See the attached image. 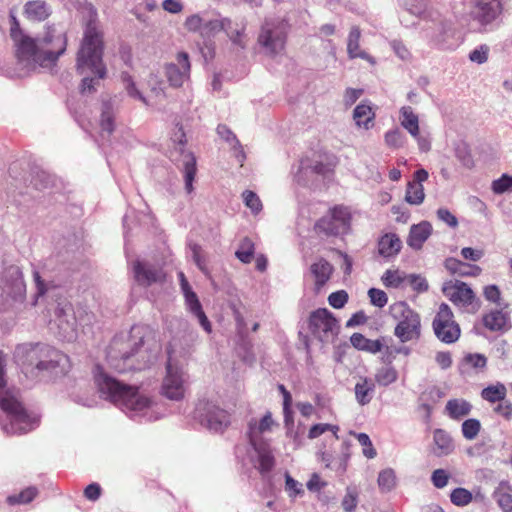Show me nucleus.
Listing matches in <instances>:
<instances>
[{
  "label": "nucleus",
  "mask_w": 512,
  "mask_h": 512,
  "mask_svg": "<svg viewBox=\"0 0 512 512\" xmlns=\"http://www.w3.org/2000/svg\"><path fill=\"white\" fill-rule=\"evenodd\" d=\"M196 413L201 424L216 433H223L231 424L230 414L211 402H200Z\"/></svg>",
  "instance_id": "nucleus-12"
},
{
  "label": "nucleus",
  "mask_w": 512,
  "mask_h": 512,
  "mask_svg": "<svg viewBox=\"0 0 512 512\" xmlns=\"http://www.w3.org/2000/svg\"><path fill=\"white\" fill-rule=\"evenodd\" d=\"M381 280L385 287L398 288L405 280V277L399 270L388 269L382 275Z\"/></svg>",
  "instance_id": "nucleus-46"
},
{
  "label": "nucleus",
  "mask_w": 512,
  "mask_h": 512,
  "mask_svg": "<svg viewBox=\"0 0 512 512\" xmlns=\"http://www.w3.org/2000/svg\"><path fill=\"white\" fill-rule=\"evenodd\" d=\"M402 248V241L395 233H386L378 240V253L385 258L396 256Z\"/></svg>",
  "instance_id": "nucleus-25"
},
{
  "label": "nucleus",
  "mask_w": 512,
  "mask_h": 512,
  "mask_svg": "<svg viewBox=\"0 0 512 512\" xmlns=\"http://www.w3.org/2000/svg\"><path fill=\"white\" fill-rule=\"evenodd\" d=\"M205 19L198 14H193L186 18L184 27L187 31L193 33H199L201 36Z\"/></svg>",
  "instance_id": "nucleus-51"
},
{
  "label": "nucleus",
  "mask_w": 512,
  "mask_h": 512,
  "mask_svg": "<svg viewBox=\"0 0 512 512\" xmlns=\"http://www.w3.org/2000/svg\"><path fill=\"white\" fill-rule=\"evenodd\" d=\"M492 190L496 194L512 190V176L504 174L499 179L493 181Z\"/></svg>",
  "instance_id": "nucleus-54"
},
{
  "label": "nucleus",
  "mask_w": 512,
  "mask_h": 512,
  "mask_svg": "<svg viewBox=\"0 0 512 512\" xmlns=\"http://www.w3.org/2000/svg\"><path fill=\"white\" fill-rule=\"evenodd\" d=\"M432 327L436 337L443 343L452 344L460 338V325L455 320L452 309L446 303L440 304Z\"/></svg>",
  "instance_id": "nucleus-8"
},
{
  "label": "nucleus",
  "mask_w": 512,
  "mask_h": 512,
  "mask_svg": "<svg viewBox=\"0 0 512 512\" xmlns=\"http://www.w3.org/2000/svg\"><path fill=\"white\" fill-rule=\"evenodd\" d=\"M354 435L358 442L363 446V454L368 459H373L376 457L377 452L376 449L373 447V444L369 438V436L366 433H352Z\"/></svg>",
  "instance_id": "nucleus-49"
},
{
  "label": "nucleus",
  "mask_w": 512,
  "mask_h": 512,
  "mask_svg": "<svg viewBox=\"0 0 512 512\" xmlns=\"http://www.w3.org/2000/svg\"><path fill=\"white\" fill-rule=\"evenodd\" d=\"M255 254V244L249 237H244L235 252L236 258L244 264H249Z\"/></svg>",
  "instance_id": "nucleus-36"
},
{
  "label": "nucleus",
  "mask_w": 512,
  "mask_h": 512,
  "mask_svg": "<svg viewBox=\"0 0 512 512\" xmlns=\"http://www.w3.org/2000/svg\"><path fill=\"white\" fill-rule=\"evenodd\" d=\"M433 442L436 447L437 456H446L453 452L454 444L450 434L444 429H435L433 432Z\"/></svg>",
  "instance_id": "nucleus-27"
},
{
  "label": "nucleus",
  "mask_w": 512,
  "mask_h": 512,
  "mask_svg": "<svg viewBox=\"0 0 512 512\" xmlns=\"http://www.w3.org/2000/svg\"><path fill=\"white\" fill-rule=\"evenodd\" d=\"M286 41V24L278 20H266L261 27L258 43L270 54L283 50Z\"/></svg>",
  "instance_id": "nucleus-13"
},
{
  "label": "nucleus",
  "mask_w": 512,
  "mask_h": 512,
  "mask_svg": "<svg viewBox=\"0 0 512 512\" xmlns=\"http://www.w3.org/2000/svg\"><path fill=\"white\" fill-rule=\"evenodd\" d=\"M285 489L289 497L292 498H295L304 492L302 484L293 479L289 474H286L285 476Z\"/></svg>",
  "instance_id": "nucleus-58"
},
{
  "label": "nucleus",
  "mask_w": 512,
  "mask_h": 512,
  "mask_svg": "<svg viewBox=\"0 0 512 512\" xmlns=\"http://www.w3.org/2000/svg\"><path fill=\"white\" fill-rule=\"evenodd\" d=\"M401 125L413 136H419V119L410 106H404L400 110Z\"/></svg>",
  "instance_id": "nucleus-33"
},
{
  "label": "nucleus",
  "mask_w": 512,
  "mask_h": 512,
  "mask_svg": "<svg viewBox=\"0 0 512 512\" xmlns=\"http://www.w3.org/2000/svg\"><path fill=\"white\" fill-rule=\"evenodd\" d=\"M223 31L226 32L227 36L230 40L240 46L241 48L245 47V27L239 24H233V22L229 19V26H226Z\"/></svg>",
  "instance_id": "nucleus-38"
},
{
  "label": "nucleus",
  "mask_w": 512,
  "mask_h": 512,
  "mask_svg": "<svg viewBox=\"0 0 512 512\" xmlns=\"http://www.w3.org/2000/svg\"><path fill=\"white\" fill-rule=\"evenodd\" d=\"M368 296L371 304L378 308H383L388 302L387 294L381 289L370 288L368 290Z\"/></svg>",
  "instance_id": "nucleus-53"
},
{
  "label": "nucleus",
  "mask_w": 512,
  "mask_h": 512,
  "mask_svg": "<svg viewBox=\"0 0 512 512\" xmlns=\"http://www.w3.org/2000/svg\"><path fill=\"white\" fill-rule=\"evenodd\" d=\"M497 503L503 512H512V495L509 493H500Z\"/></svg>",
  "instance_id": "nucleus-64"
},
{
  "label": "nucleus",
  "mask_w": 512,
  "mask_h": 512,
  "mask_svg": "<svg viewBox=\"0 0 512 512\" xmlns=\"http://www.w3.org/2000/svg\"><path fill=\"white\" fill-rule=\"evenodd\" d=\"M38 495L36 487H27L22 490L19 494L9 495L6 499L7 503L11 506L28 504L35 499Z\"/></svg>",
  "instance_id": "nucleus-39"
},
{
  "label": "nucleus",
  "mask_w": 512,
  "mask_h": 512,
  "mask_svg": "<svg viewBox=\"0 0 512 512\" xmlns=\"http://www.w3.org/2000/svg\"><path fill=\"white\" fill-rule=\"evenodd\" d=\"M50 5L44 0H31L25 3L23 15L28 21L43 22L51 15Z\"/></svg>",
  "instance_id": "nucleus-20"
},
{
  "label": "nucleus",
  "mask_w": 512,
  "mask_h": 512,
  "mask_svg": "<svg viewBox=\"0 0 512 512\" xmlns=\"http://www.w3.org/2000/svg\"><path fill=\"white\" fill-rule=\"evenodd\" d=\"M121 79L125 85V89L128 95L132 98L139 99L143 103H146L145 97L140 93V91L136 88V85L131 77V75L127 72H123L121 74Z\"/></svg>",
  "instance_id": "nucleus-48"
},
{
  "label": "nucleus",
  "mask_w": 512,
  "mask_h": 512,
  "mask_svg": "<svg viewBox=\"0 0 512 512\" xmlns=\"http://www.w3.org/2000/svg\"><path fill=\"white\" fill-rule=\"evenodd\" d=\"M472 405L464 399H451L446 403L445 411L454 420H459L470 414Z\"/></svg>",
  "instance_id": "nucleus-31"
},
{
  "label": "nucleus",
  "mask_w": 512,
  "mask_h": 512,
  "mask_svg": "<svg viewBox=\"0 0 512 512\" xmlns=\"http://www.w3.org/2000/svg\"><path fill=\"white\" fill-rule=\"evenodd\" d=\"M309 330L322 342H328L337 335L338 320L326 308H319L309 316Z\"/></svg>",
  "instance_id": "nucleus-11"
},
{
  "label": "nucleus",
  "mask_w": 512,
  "mask_h": 512,
  "mask_svg": "<svg viewBox=\"0 0 512 512\" xmlns=\"http://www.w3.org/2000/svg\"><path fill=\"white\" fill-rule=\"evenodd\" d=\"M166 372L162 383L163 395L171 400H181L185 393L181 370L168 361Z\"/></svg>",
  "instance_id": "nucleus-16"
},
{
  "label": "nucleus",
  "mask_w": 512,
  "mask_h": 512,
  "mask_svg": "<svg viewBox=\"0 0 512 512\" xmlns=\"http://www.w3.org/2000/svg\"><path fill=\"white\" fill-rule=\"evenodd\" d=\"M471 16L482 25L493 22L502 13L500 0H471Z\"/></svg>",
  "instance_id": "nucleus-17"
},
{
  "label": "nucleus",
  "mask_w": 512,
  "mask_h": 512,
  "mask_svg": "<svg viewBox=\"0 0 512 512\" xmlns=\"http://www.w3.org/2000/svg\"><path fill=\"white\" fill-rule=\"evenodd\" d=\"M481 429V423L479 420L470 418L462 423V434L467 440H473L477 437Z\"/></svg>",
  "instance_id": "nucleus-47"
},
{
  "label": "nucleus",
  "mask_w": 512,
  "mask_h": 512,
  "mask_svg": "<svg viewBox=\"0 0 512 512\" xmlns=\"http://www.w3.org/2000/svg\"><path fill=\"white\" fill-rule=\"evenodd\" d=\"M274 425H276V423L272 418V413L269 411L266 412L259 422L251 420L249 422L248 431L249 443L264 442L261 435L271 431Z\"/></svg>",
  "instance_id": "nucleus-21"
},
{
  "label": "nucleus",
  "mask_w": 512,
  "mask_h": 512,
  "mask_svg": "<svg viewBox=\"0 0 512 512\" xmlns=\"http://www.w3.org/2000/svg\"><path fill=\"white\" fill-rule=\"evenodd\" d=\"M339 430H340V428L338 425H333V424H329V423H318V424H314L310 427L307 437L309 439H316V438L320 437L322 434H324L325 432H331L333 434V436L335 437V439L338 440L339 439V436H338Z\"/></svg>",
  "instance_id": "nucleus-42"
},
{
  "label": "nucleus",
  "mask_w": 512,
  "mask_h": 512,
  "mask_svg": "<svg viewBox=\"0 0 512 512\" xmlns=\"http://www.w3.org/2000/svg\"><path fill=\"white\" fill-rule=\"evenodd\" d=\"M37 41L42 48L47 65L56 63L67 48L66 33L58 32L54 24L46 25L42 36Z\"/></svg>",
  "instance_id": "nucleus-10"
},
{
  "label": "nucleus",
  "mask_w": 512,
  "mask_h": 512,
  "mask_svg": "<svg viewBox=\"0 0 512 512\" xmlns=\"http://www.w3.org/2000/svg\"><path fill=\"white\" fill-rule=\"evenodd\" d=\"M338 163L337 157L334 155H325V161H315L312 170L320 175H325L334 171Z\"/></svg>",
  "instance_id": "nucleus-45"
},
{
  "label": "nucleus",
  "mask_w": 512,
  "mask_h": 512,
  "mask_svg": "<svg viewBox=\"0 0 512 512\" xmlns=\"http://www.w3.org/2000/svg\"><path fill=\"white\" fill-rule=\"evenodd\" d=\"M507 395V388L503 383L497 382L496 384L489 385L481 391V397L490 402L496 403L504 401Z\"/></svg>",
  "instance_id": "nucleus-34"
},
{
  "label": "nucleus",
  "mask_w": 512,
  "mask_h": 512,
  "mask_svg": "<svg viewBox=\"0 0 512 512\" xmlns=\"http://www.w3.org/2000/svg\"><path fill=\"white\" fill-rule=\"evenodd\" d=\"M4 365L5 355L0 351V390L6 386ZM0 408L7 414L10 420L9 426H5V430L9 434L27 433L37 424V419L31 416L23 404L8 392L5 394L0 393Z\"/></svg>",
  "instance_id": "nucleus-4"
},
{
  "label": "nucleus",
  "mask_w": 512,
  "mask_h": 512,
  "mask_svg": "<svg viewBox=\"0 0 512 512\" xmlns=\"http://www.w3.org/2000/svg\"><path fill=\"white\" fill-rule=\"evenodd\" d=\"M385 143L392 148H399L404 143L403 134L399 129H393L385 134Z\"/></svg>",
  "instance_id": "nucleus-57"
},
{
  "label": "nucleus",
  "mask_w": 512,
  "mask_h": 512,
  "mask_svg": "<svg viewBox=\"0 0 512 512\" xmlns=\"http://www.w3.org/2000/svg\"><path fill=\"white\" fill-rule=\"evenodd\" d=\"M494 411L507 421L512 419V403L510 401L499 402Z\"/></svg>",
  "instance_id": "nucleus-63"
},
{
  "label": "nucleus",
  "mask_w": 512,
  "mask_h": 512,
  "mask_svg": "<svg viewBox=\"0 0 512 512\" xmlns=\"http://www.w3.org/2000/svg\"><path fill=\"white\" fill-rule=\"evenodd\" d=\"M94 380L98 391L105 399L124 409L140 412L151 404L150 398L140 394L138 387L109 376L100 365L95 367Z\"/></svg>",
  "instance_id": "nucleus-2"
},
{
  "label": "nucleus",
  "mask_w": 512,
  "mask_h": 512,
  "mask_svg": "<svg viewBox=\"0 0 512 512\" xmlns=\"http://www.w3.org/2000/svg\"><path fill=\"white\" fill-rule=\"evenodd\" d=\"M432 226L429 222L423 221L419 224L412 225L410 228L407 244L416 250L422 248L424 242L431 235Z\"/></svg>",
  "instance_id": "nucleus-24"
},
{
  "label": "nucleus",
  "mask_w": 512,
  "mask_h": 512,
  "mask_svg": "<svg viewBox=\"0 0 512 512\" xmlns=\"http://www.w3.org/2000/svg\"><path fill=\"white\" fill-rule=\"evenodd\" d=\"M351 214L343 205L334 206L329 210V215L320 218L315 224L317 233L326 236H337L346 233L350 229Z\"/></svg>",
  "instance_id": "nucleus-9"
},
{
  "label": "nucleus",
  "mask_w": 512,
  "mask_h": 512,
  "mask_svg": "<svg viewBox=\"0 0 512 512\" xmlns=\"http://www.w3.org/2000/svg\"><path fill=\"white\" fill-rule=\"evenodd\" d=\"M250 444L258 455V471L261 474L269 473L275 466V458L270 445L267 442H256Z\"/></svg>",
  "instance_id": "nucleus-22"
},
{
  "label": "nucleus",
  "mask_w": 512,
  "mask_h": 512,
  "mask_svg": "<svg viewBox=\"0 0 512 512\" xmlns=\"http://www.w3.org/2000/svg\"><path fill=\"white\" fill-rule=\"evenodd\" d=\"M508 316L501 310H492L483 316V325L490 331L506 329Z\"/></svg>",
  "instance_id": "nucleus-32"
},
{
  "label": "nucleus",
  "mask_w": 512,
  "mask_h": 512,
  "mask_svg": "<svg viewBox=\"0 0 512 512\" xmlns=\"http://www.w3.org/2000/svg\"><path fill=\"white\" fill-rule=\"evenodd\" d=\"M309 270L314 279V291L315 293H319L330 280L334 272V268L326 259L320 258L311 264Z\"/></svg>",
  "instance_id": "nucleus-19"
},
{
  "label": "nucleus",
  "mask_w": 512,
  "mask_h": 512,
  "mask_svg": "<svg viewBox=\"0 0 512 512\" xmlns=\"http://www.w3.org/2000/svg\"><path fill=\"white\" fill-rule=\"evenodd\" d=\"M16 357L25 376L36 379L40 372L54 369L59 365L61 353L47 345H23L17 348Z\"/></svg>",
  "instance_id": "nucleus-5"
},
{
  "label": "nucleus",
  "mask_w": 512,
  "mask_h": 512,
  "mask_svg": "<svg viewBox=\"0 0 512 512\" xmlns=\"http://www.w3.org/2000/svg\"><path fill=\"white\" fill-rule=\"evenodd\" d=\"M133 270L135 279L141 286H150L154 283L163 282L165 279L162 269L147 266L140 261L134 263Z\"/></svg>",
  "instance_id": "nucleus-18"
},
{
  "label": "nucleus",
  "mask_w": 512,
  "mask_h": 512,
  "mask_svg": "<svg viewBox=\"0 0 512 512\" xmlns=\"http://www.w3.org/2000/svg\"><path fill=\"white\" fill-rule=\"evenodd\" d=\"M185 297L186 305L188 306L189 311L194 314L198 320L200 325L203 327V329L210 333L212 331V326L210 321L208 320L206 314L204 313L202 309V305L196 295V293L191 289L189 291H186L183 293Z\"/></svg>",
  "instance_id": "nucleus-23"
},
{
  "label": "nucleus",
  "mask_w": 512,
  "mask_h": 512,
  "mask_svg": "<svg viewBox=\"0 0 512 512\" xmlns=\"http://www.w3.org/2000/svg\"><path fill=\"white\" fill-rule=\"evenodd\" d=\"M437 216L441 221L445 222L451 228L458 226L457 218L446 208L438 209Z\"/></svg>",
  "instance_id": "nucleus-62"
},
{
  "label": "nucleus",
  "mask_w": 512,
  "mask_h": 512,
  "mask_svg": "<svg viewBox=\"0 0 512 512\" xmlns=\"http://www.w3.org/2000/svg\"><path fill=\"white\" fill-rule=\"evenodd\" d=\"M444 295L457 307L475 312L476 295L471 287L460 280L446 282L442 289Z\"/></svg>",
  "instance_id": "nucleus-14"
},
{
  "label": "nucleus",
  "mask_w": 512,
  "mask_h": 512,
  "mask_svg": "<svg viewBox=\"0 0 512 512\" xmlns=\"http://www.w3.org/2000/svg\"><path fill=\"white\" fill-rule=\"evenodd\" d=\"M176 62L167 63L164 66V73L172 87L179 88L189 80L191 72V63L188 53L178 52Z\"/></svg>",
  "instance_id": "nucleus-15"
},
{
  "label": "nucleus",
  "mask_w": 512,
  "mask_h": 512,
  "mask_svg": "<svg viewBox=\"0 0 512 512\" xmlns=\"http://www.w3.org/2000/svg\"><path fill=\"white\" fill-rule=\"evenodd\" d=\"M10 37L14 43L15 55L20 61H33L40 66H47L42 48L37 39L26 35L20 27L17 18L11 16Z\"/></svg>",
  "instance_id": "nucleus-7"
},
{
  "label": "nucleus",
  "mask_w": 512,
  "mask_h": 512,
  "mask_svg": "<svg viewBox=\"0 0 512 512\" xmlns=\"http://www.w3.org/2000/svg\"><path fill=\"white\" fill-rule=\"evenodd\" d=\"M473 500L472 493L462 487L455 488L450 493V501L457 507L469 505Z\"/></svg>",
  "instance_id": "nucleus-43"
},
{
  "label": "nucleus",
  "mask_w": 512,
  "mask_h": 512,
  "mask_svg": "<svg viewBox=\"0 0 512 512\" xmlns=\"http://www.w3.org/2000/svg\"><path fill=\"white\" fill-rule=\"evenodd\" d=\"M100 127L103 132H107L109 135L114 131V116L109 107L102 111Z\"/></svg>",
  "instance_id": "nucleus-56"
},
{
  "label": "nucleus",
  "mask_w": 512,
  "mask_h": 512,
  "mask_svg": "<svg viewBox=\"0 0 512 512\" xmlns=\"http://www.w3.org/2000/svg\"><path fill=\"white\" fill-rule=\"evenodd\" d=\"M244 204L251 209L253 213H258L262 210V202L260 198L251 190H245L242 193Z\"/></svg>",
  "instance_id": "nucleus-50"
},
{
  "label": "nucleus",
  "mask_w": 512,
  "mask_h": 512,
  "mask_svg": "<svg viewBox=\"0 0 512 512\" xmlns=\"http://www.w3.org/2000/svg\"><path fill=\"white\" fill-rule=\"evenodd\" d=\"M226 26H229L228 18L205 19L201 37L203 39L214 38L218 33L223 31Z\"/></svg>",
  "instance_id": "nucleus-35"
},
{
  "label": "nucleus",
  "mask_w": 512,
  "mask_h": 512,
  "mask_svg": "<svg viewBox=\"0 0 512 512\" xmlns=\"http://www.w3.org/2000/svg\"><path fill=\"white\" fill-rule=\"evenodd\" d=\"M398 378V373L395 368L386 366L377 371L375 374V381L381 386H388L394 383Z\"/></svg>",
  "instance_id": "nucleus-44"
},
{
  "label": "nucleus",
  "mask_w": 512,
  "mask_h": 512,
  "mask_svg": "<svg viewBox=\"0 0 512 512\" xmlns=\"http://www.w3.org/2000/svg\"><path fill=\"white\" fill-rule=\"evenodd\" d=\"M148 333V327L135 325L126 336L114 337L107 351L109 366L119 373L145 368L148 359L144 344Z\"/></svg>",
  "instance_id": "nucleus-1"
},
{
  "label": "nucleus",
  "mask_w": 512,
  "mask_h": 512,
  "mask_svg": "<svg viewBox=\"0 0 512 512\" xmlns=\"http://www.w3.org/2000/svg\"><path fill=\"white\" fill-rule=\"evenodd\" d=\"M350 342L354 348L372 354L380 352L383 348V343L381 342V340L368 339L361 333L352 334V336L350 337Z\"/></svg>",
  "instance_id": "nucleus-29"
},
{
  "label": "nucleus",
  "mask_w": 512,
  "mask_h": 512,
  "mask_svg": "<svg viewBox=\"0 0 512 512\" xmlns=\"http://www.w3.org/2000/svg\"><path fill=\"white\" fill-rule=\"evenodd\" d=\"M425 198L424 187L420 183L409 182L406 189L405 200L411 205H420Z\"/></svg>",
  "instance_id": "nucleus-40"
},
{
  "label": "nucleus",
  "mask_w": 512,
  "mask_h": 512,
  "mask_svg": "<svg viewBox=\"0 0 512 512\" xmlns=\"http://www.w3.org/2000/svg\"><path fill=\"white\" fill-rule=\"evenodd\" d=\"M360 38L361 31L358 26H353L348 35V43H347V53L349 58H361L369 61L370 63H374L373 57H371L368 53L360 49Z\"/></svg>",
  "instance_id": "nucleus-26"
},
{
  "label": "nucleus",
  "mask_w": 512,
  "mask_h": 512,
  "mask_svg": "<svg viewBox=\"0 0 512 512\" xmlns=\"http://www.w3.org/2000/svg\"><path fill=\"white\" fill-rule=\"evenodd\" d=\"M197 172L196 159L192 154L187 155L184 163L185 189L187 193L193 191V181Z\"/></svg>",
  "instance_id": "nucleus-41"
},
{
  "label": "nucleus",
  "mask_w": 512,
  "mask_h": 512,
  "mask_svg": "<svg viewBox=\"0 0 512 512\" xmlns=\"http://www.w3.org/2000/svg\"><path fill=\"white\" fill-rule=\"evenodd\" d=\"M103 51V32L96 19V13H93L86 24L81 46L77 52V72L84 74L88 70L98 78L104 79L107 70L103 62Z\"/></svg>",
  "instance_id": "nucleus-3"
},
{
  "label": "nucleus",
  "mask_w": 512,
  "mask_h": 512,
  "mask_svg": "<svg viewBox=\"0 0 512 512\" xmlns=\"http://www.w3.org/2000/svg\"><path fill=\"white\" fill-rule=\"evenodd\" d=\"M464 362L473 368H483L486 366L487 359L482 354H468L464 357Z\"/></svg>",
  "instance_id": "nucleus-60"
},
{
  "label": "nucleus",
  "mask_w": 512,
  "mask_h": 512,
  "mask_svg": "<svg viewBox=\"0 0 512 512\" xmlns=\"http://www.w3.org/2000/svg\"><path fill=\"white\" fill-rule=\"evenodd\" d=\"M450 474L445 469H436L431 474V482L437 489H443L449 483Z\"/></svg>",
  "instance_id": "nucleus-52"
},
{
  "label": "nucleus",
  "mask_w": 512,
  "mask_h": 512,
  "mask_svg": "<svg viewBox=\"0 0 512 512\" xmlns=\"http://www.w3.org/2000/svg\"><path fill=\"white\" fill-rule=\"evenodd\" d=\"M409 283L412 286L413 290L417 291L418 293L426 292L429 288L426 279L419 275H410Z\"/></svg>",
  "instance_id": "nucleus-61"
},
{
  "label": "nucleus",
  "mask_w": 512,
  "mask_h": 512,
  "mask_svg": "<svg viewBox=\"0 0 512 512\" xmlns=\"http://www.w3.org/2000/svg\"><path fill=\"white\" fill-rule=\"evenodd\" d=\"M357 506V493L354 490L347 489V493L342 499V507L346 512H352Z\"/></svg>",
  "instance_id": "nucleus-59"
},
{
  "label": "nucleus",
  "mask_w": 512,
  "mask_h": 512,
  "mask_svg": "<svg viewBox=\"0 0 512 512\" xmlns=\"http://www.w3.org/2000/svg\"><path fill=\"white\" fill-rule=\"evenodd\" d=\"M374 389L375 385L371 379L360 377L354 388L357 402L362 406L368 404L372 400Z\"/></svg>",
  "instance_id": "nucleus-30"
},
{
  "label": "nucleus",
  "mask_w": 512,
  "mask_h": 512,
  "mask_svg": "<svg viewBox=\"0 0 512 512\" xmlns=\"http://www.w3.org/2000/svg\"><path fill=\"white\" fill-rule=\"evenodd\" d=\"M390 315L398 321L394 334L401 342H409L420 336V316L406 302H395L389 307Z\"/></svg>",
  "instance_id": "nucleus-6"
},
{
  "label": "nucleus",
  "mask_w": 512,
  "mask_h": 512,
  "mask_svg": "<svg viewBox=\"0 0 512 512\" xmlns=\"http://www.w3.org/2000/svg\"><path fill=\"white\" fill-rule=\"evenodd\" d=\"M377 483L382 493L390 492L397 484L395 471L392 468L382 470L378 475Z\"/></svg>",
  "instance_id": "nucleus-37"
},
{
  "label": "nucleus",
  "mask_w": 512,
  "mask_h": 512,
  "mask_svg": "<svg viewBox=\"0 0 512 512\" xmlns=\"http://www.w3.org/2000/svg\"><path fill=\"white\" fill-rule=\"evenodd\" d=\"M348 298V293L345 290H339L328 296V303L335 309H341L348 302Z\"/></svg>",
  "instance_id": "nucleus-55"
},
{
  "label": "nucleus",
  "mask_w": 512,
  "mask_h": 512,
  "mask_svg": "<svg viewBox=\"0 0 512 512\" xmlns=\"http://www.w3.org/2000/svg\"><path fill=\"white\" fill-rule=\"evenodd\" d=\"M353 119L358 127L368 130L374 125L375 112L371 106L361 103L355 107Z\"/></svg>",
  "instance_id": "nucleus-28"
}]
</instances>
